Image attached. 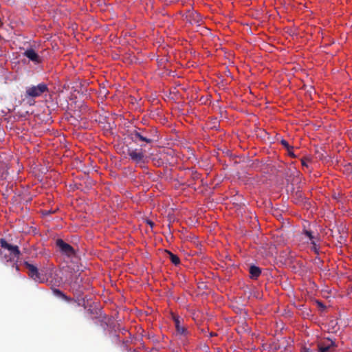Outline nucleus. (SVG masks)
Returning a JSON list of instances; mask_svg holds the SVG:
<instances>
[{
    "mask_svg": "<svg viewBox=\"0 0 352 352\" xmlns=\"http://www.w3.org/2000/svg\"><path fill=\"white\" fill-rule=\"evenodd\" d=\"M129 138L135 143L144 142L146 144H151L153 142L151 131L144 128H135L129 131Z\"/></svg>",
    "mask_w": 352,
    "mask_h": 352,
    "instance_id": "f257e3e1",
    "label": "nucleus"
},
{
    "mask_svg": "<svg viewBox=\"0 0 352 352\" xmlns=\"http://www.w3.org/2000/svg\"><path fill=\"white\" fill-rule=\"evenodd\" d=\"M0 245L2 248L8 250L10 252L8 256H4V258L7 262H12L15 258H19L21 252L17 245L8 243L6 240L3 238L0 239Z\"/></svg>",
    "mask_w": 352,
    "mask_h": 352,
    "instance_id": "f03ea898",
    "label": "nucleus"
},
{
    "mask_svg": "<svg viewBox=\"0 0 352 352\" xmlns=\"http://www.w3.org/2000/svg\"><path fill=\"white\" fill-rule=\"evenodd\" d=\"M49 91L47 85L45 83H39L37 85L28 87L26 88L25 96L28 98H37L43 94Z\"/></svg>",
    "mask_w": 352,
    "mask_h": 352,
    "instance_id": "7ed1b4c3",
    "label": "nucleus"
},
{
    "mask_svg": "<svg viewBox=\"0 0 352 352\" xmlns=\"http://www.w3.org/2000/svg\"><path fill=\"white\" fill-rule=\"evenodd\" d=\"M56 245L62 254L68 257L74 256L76 254L74 248L61 239H58L56 241Z\"/></svg>",
    "mask_w": 352,
    "mask_h": 352,
    "instance_id": "20e7f679",
    "label": "nucleus"
},
{
    "mask_svg": "<svg viewBox=\"0 0 352 352\" xmlns=\"http://www.w3.org/2000/svg\"><path fill=\"white\" fill-rule=\"evenodd\" d=\"M185 19L191 25L200 26L203 24V18L199 13L194 10H188L185 14Z\"/></svg>",
    "mask_w": 352,
    "mask_h": 352,
    "instance_id": "39448f33",
    "label": "nucleus"
},
{
    "mask_svg": "<svg viewBox=\"0 0 352 352\" xmlns=\"http://www.w3.org/2000/svg\"><path fill=\"white\" fill-rule=\"evenodd\" d=\"M127 153L130 159L135 163H144L145 155L142 148H129Z\"/></svg>",
    "mask_w": 352,
    "mask_h": 352,
    "instance_id": "423d86ee",
    "label": "nucleus"
},
{
    "mask_svg": "<svg viewBox=\"0 0 352 352\" xmlns=\"http://www.w3.org/2000/svg\"><path fill=\"white\" fill-rule=\"evenodd\" d=\"M24 266L27 270H28V275L36 282L43 283L44 281V278L42 275L38 272V270L36 266L32 264L29 263L28 262L24 263Z\"/></svg>",
    "mask_w": 352,
    "mask_h": 352,
    "instance_id": "0eeeda50",
    "label": "nucleus"
},
{
    "mask_svg": "<svg viewBox=\"0 0 352 352\" xmlns=\"http://www.w3.org/2000/svg\"><path fill=\"white\" fill-rule=\"evenodd\" d=\"M319 352H329L335 350L336 344L335 342L329 338L321 340L318 344Z\"/></svg>",
    "mask_w": 352,
    "mask_h": 352,
    "instance_id": "6e6552de",
    "label": "nucleus"
},
{
    "mask_svg": "<svg viewBox=\"0 0 352 352\" xmlns=\"http://www.w3.org/2000/svg\"><path fill=\"white\" fill-rule=\"evenodd\" d=\"M23 54L29 60H32V62H34L35 63H39L41 62V57L38 55V54L35 52V50L32 48L26 50L24 52Z\"/></svg>",
    "mask_w": 352,
    "mask_h": 352,
    "instance_id": "1a4fd4ad",
    "label": "nucleus"
},
{
    "mask_svg": "<svg viewBox=\"0 0 352 352\" xmlns=\"http://www.w3.org/2000/svg\"><path fill=\"white\" fill-rule=\"evenodd\" d=\"M173 320L177 333L181 336H186L188 333L187 329L181 324L179 318L174 316Z\"/></svg>",
    "mask_w": 352,
    "mask_h": 352,
    "instance_id": "9d476101",
    "label": "nucleus"
},
{
    "mask_svg": "<svg viewBox=\"0 0 352 352\" xmlns=\"http://www.w3.org/2000/svg\"><path fill=\"white\" fill-rule=\"evenodd\" d=\"M249 272L250 274V278L252 279L256 280L261 275V270L260 269V267H258L256 265H251L249 269Z\"/></svg>",
    "mask_w": 352,
    "mask_h": 352,
    "instance_id": "9b49d317",
    "label": "nucleus"
},
{
    "mask_svg": "<svg viewBox=\"0 0 352 352\" xmlns=\"http://www.w3.org/2000/svg\"><path fill=\"white\" fill-rule=\"evenodd\" d=\"M305 234L309 238V239L311 241V244L314 245V248L315 250H316V236H314L312 232L309 230H305L304 231Z\"/></svg>",
    "mask_w": 352,
    "mask_h": 352,
    "instance_id": "f8f14e48",
    "label": "nucleus"
},
{
    "mask_svg": "<svg viewBox=\"0 0 352 352\" xmlns=\"http://www.w3.org/2000/svg\"><path fill=\"white\" fill-rule=\"evenodd\" d=\"M53 293L67 301H71L72 298L66 296L63 292L58 289H52Z\"/></svg>",
    "mask_w": 352,
    "mask_h": 352,
    "instance_id": "ddd939ff",
    "label": "nucleus"
},
{
    "mask_svg": "<svg viewBox=\"0 0 352 352\" xmlns=\"http://www.w3.org/2000/svg\"><path fill=\"white\" fill-rule=\"evenodd\" d=\"M168 253L169 254L170 260L174 265H177L179 264L180 259L177 255L173 254L172 252H170L169 251H168Z\"/></svg>",
    "mask_w": 352,
    "mask_h": 352,
    "instance_id": "4468645a",
    "label": "nucleus"
},
{
    "mask_svg": "<svg viewBox=\"0 0 352 352\" xmlns=\"http://www.w3.org/2000/svg\"><path fill=\"white\" fill-rule=\"evenodd\" d=\"M280 143L287 149V151H289V149H293V146H291L285 140H282L280 141Z\"/></svg>",
    "mask_w": 352,
    "mask_h": 352,
    "instance_id": "2eb2a0df",
    "label": "nucleus"
},
{
    "mask_svg": "<svg viewBox=\"0 0 352 352\" xmlns=\"http://www.w3.org/2000/svg\"><path fill=\"white\" fill-rule=\"evenodd\" d=\"M293 149H289V151H288V154L292 157H296V155H294V153H293L292 151Z\"/></svg>",
    "mask_w": 352,
    "mask_h": 352,
    "instance_id": "dca6fc26",
    "label": "nucleus"
},
{
    "mask_svg": "<svg viewBox=\"0 0 352 352\" xmlns=\"http://www.w3.org/2000/svg\"><path fill=\"white\" fill-rule=\"evenodd\" d=\"M301 352H311V350L308 348L304 347L302 349Z\"/></svg>",
    "mask_w": 352,
    "mask_h": 352,
    "instance_id": "f3484780",
    "label": "nucleus"
},
{
    "mask_svg": "<svg viewBox=\"0 0 352 352\" xmlns=\"http://www.w3.org/2000/svg\"><path fill=\"white\" fill-rule=\"evenodd\" d=\"M301 163H302V166H307V161H306V160L302 159V160H301Z\"/></svg>",
    "mask_w": 352,
    "mask_h": 352,
    "instance_id": "a211bd4d",
    "label": "nucleus"
},
{
    "mask_svg": "<svg viewBox=\"0 0 352 352\" xmlns=\"http://www.w3.org/2000/svg\"><path fill=\"white\" fill-rule=\"evenodd\" d=\"M148 223L152 227L154 223L151 221H148Z\"/></svg>",
    "mask_w": 352,
    "mask_h": 352,
    "instance_id": "6ab92c4d",
    "label": "nucleus"
},
{
    "mask_svg": "<svg viewBox=\"0 0 352 352\" xmlns=\"http://www.w3.org/2000/svg\"><path fill=\"white\" fill-rule=\"evenodd\" d=\"M346 167H347L346 168L347 170H350L352 168V166H351V165L350 164H349Z\"/></svg>",
    "mask_w": 352,
    "mask_h": 352,
    "instance_id": "aec40b11",
    "label": "nucleus"
},
{
    "mask_svg": "<svg viewBox=\"0 0 352 352\" xmlns=\"http://www.w3.org/2000/svg\"><path fill=\"white\" fill-rule=\"evenodd\" d=\"M1 253H2V252H1V251L0 250V255L1 254Z\"/></svg>",
    "mask_w": 352,
    "mask_h": 352,
    "instance_id": "412c9836",
    "label": "nucleus"
}]
</instances>
